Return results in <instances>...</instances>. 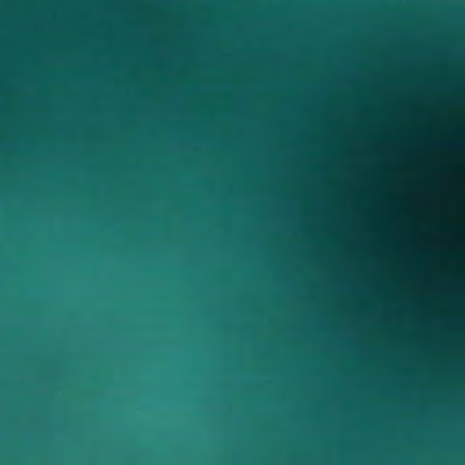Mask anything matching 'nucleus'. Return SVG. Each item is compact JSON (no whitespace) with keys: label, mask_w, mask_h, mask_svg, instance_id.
<instances>
[{"label":"nucleus","mask_w":465,"mask_h":465,"mask_svg":"<svg viewBox=\"0 0 465 465\" xmlns=\"http://www.w3.org/2000/svg\"><path fill=\"white\" fill-rule=\"evenodd\" d=\"M0 123H39V118H0Z\"/></svg>","instance_id":"nucleus-1"},{"label":"nucleus","mask_w":465,"mask_h":465,"mask_svg":"<svg viewBox=\"0 0 465 465\" xmlns=\"http://www.w3.org/2000/svg\"><path fill=\"white\" fill-rule=\"evenodd\" d=\"M0 116H39V113H0Z\"/></svg>","instance_id":"nucleus-2"}]
</instances>
